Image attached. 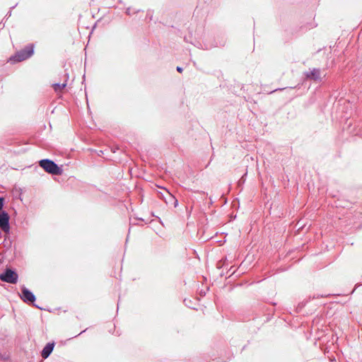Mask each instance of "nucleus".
Masks as SVG:
<instances>
[{
    "mask_svg": "<svg viewBox=\"0 0 362 362\" xmlns=\"http://www.w3.org/2000/svg\"><path fill=\"white\" fill-rule=\"evenodd\" d=\"M34 54V47L33 45H28L21 50L17 52L16 54L10 57V61L20 62L30 58Z\"/></svg>",
    "mask_w": 362,
    "mask_h": 362,
    "instance_id": "1",
    "label": "nucleus"
},
{
    "mask_svg": "<svg viewBox=\"0 0 362 362\" xmlns=\"http://www.w3.org/2000/svg\"><path fill=\"white\" fill-rule=\"evenodd\" d=\"M40 166L47 173L59 175L62 173V170L52 160L49 159H42L39 162Z\"/></svg>",
    "mask_w": 362,
    "mask_h": 362,
    "instance_id": "2",
    "label": "nucleus"
},
{
    "mask_svg": "<svg viewBox=\"0 0 362 362\" xmlns=\"http://www.w3.org/2000/svg\"><path fill=\"white\" fill-rule=\"evenodd\" d=\"M18 279V274L10 268H6L4 272L0 274V280L11 284H16Z\"/></svg>",
    "mask_w": 362,
    "mask_h": 362,
    "instance_id": "3",
    "label": "nucleus"
},
{
    "mask_svg": "<svg viewBox=\"0 0 362 362\" xmlns=\"http://www.w3.org/2000/svg\"><path fill=\"white\" fill-rule=\"evenodd\" d=\"M9 215L5 211L0 212V229L5 233L8 234L10 233V224H9Z\"/></svg>",
    "mask_w": 362,
    "mask_h": 362,
    "instance_id": "4",
    "label": "nucleus"
},
{
    "mask_svg": "<svg viewBox=\"0 0 362 362\" xmlns=\"http://www.w3.org/2000/svg\"><path fill=\"white\" fill-rule=\"evenodd\" d=\"M20 297L23 302L28 304H33L35 301V295L24 286L21 287V294Z\"/></svg>",
    "mask_w": 362,
    "mask_h": 362,
    "instance_id": "5",
    "label": "nucleus"
},
{
    "mask_svg": "<svg viewBox=\"0 0 362 362\" xmlns=\"http://www.w3.org/2000/svg\"><path fill=\"white\" fill-rule=\"evenodd\" d=\"M304 76L306 79L313 80L315 81H321V71L320 69H313L310 71L304 73Z\"/></svg>",
    "mask_w": 362,
    "mask_h": 362,
    "instance_id": "6",
    "label": "nucleus"
},
{
    "mask_svg": "<svg viewBox=\"0 0 362 362\" xmlns=\"http://www.w3.org/2000/svg\"><path fill=\"white\" fill-rule=\"evenodd\" d=\"M166 192V197H163V201L168 205H173L174 207H176L178 204L177 199L166 189H164Z\"/></svg>",
    "mask_w": 362,
    "mask_h": 362,
    "instance_id": "7",
    "label": "nucleus"
},
{
    "mask_svg": "<svg viewBox=\"0 0 362 362\" xmlns=\"http://www.w3.org/2000/svg\"><path fill=\"white\" fill-rule=\"evenodd\" d=\"M54 347V343H47L41 351V356L46 359L52 354Z\"/></svg>",
    "mask_w": 362,
    "mask_h": 362,
    "instance_id": "8",
    "label": "nucleus"
},
{
    "mask_svg": "<svg viewBox=\"0 0 362 362\" xmlns=\"http://www.w3.org/2000/svg\"><path fill=\"white\" fill-rule=\"evenodd\" d=\"M66 86V81L62 83H57L53 85V88L56 92L59 91Z\"/></svg>",
    "mask_w": 362,
    "mask_h": 362,
    "instance_id": "9",
    "label": "nucleus"
},
{
    "mask_svg": "<svg viewBox=\"0 0 362 362\" xmlns=\"http://www.w3.org/2000/svg\"><path fill=\"white\" fill-rule=\"evenodd\" d=\"M4 199L0 197V210L4 207Z\"/></svg>",
    "mask_w": 362,
    "mask_h": 362,
    "instance_id": "10",
    "label": "nucleus"
},
{
    "mask_svg": "<svg viewBox=\"0 0 362 362\" xmlns=\"http://www.w3.org/2000/svg\"><path fill=\"white\" fill-rule=\"evenodd\" d=\"M159 197L160 199H163V197H166V192H165V194H163L162 192H160Z\"/></svg>",
    "mask_w": 362,
    "mask_h": 362,
    "instance_id": "11",
    "label": "nucleus"
},
{
    "mask_svg": "<svg viewBox=\"0 0 362 362\" xmlns=\"http://www.w3.org/2000/svg\"><path fill=\"white\" fill-rule=\"evenodd\" d=\"M176 69L180 73H181L182 71V70H183L182 68L180 67V66H177Z\"/></svg>",
    "mask_w": 362,
    "mask_h": 362,
    "instance_id": "12",
    "label": "nucleus"
},
{
    "mask_svg": "<svg viewBox=\"0 0 362 362\" xmlns=\"http://www.w3.org/2000/svg\"><path fill=\"white\" fill-rule=\"evenodd\" d=\"M126 13H127V15H130V8H128L127 9V11H126Z\"/></svg>",
    "mask_w": 362,
    "mask_h": 362,
    "instance_id": "13",
    "label": "nucleus"
},
{
    "mask_svg": "<svg viewBox=\"0 0 362 362\" xmlns=\"http://www.w3.org/2000/svg\"><path fill=\"white\" fill-rule=\"evenodd\" d=\"M11 15V11H10L6 14V16H10Z\"/></svg>",
    "mask_w": 362,
    "mask_h": 362,
    "instance_id": "14",
    "label": "nucleus"
},
{
    "mask_svg": "<svg viewBox=\"0 0 362 362\" xmlns=\"http://www.w3.org/2000/svg\"><path fill=\"white\" fill-rule=\"evenodd\" d=\"M33 305L34 306H35L36 308H40V310H42V308H40V307H38L37 305H34V303H33Z\"/></svg>",
    "mask_w": 362,
    "mask_h": 362,
    "instance_id": "15",
    "label": "nucleus"
}]
</instances>
